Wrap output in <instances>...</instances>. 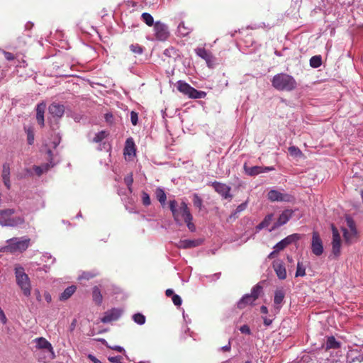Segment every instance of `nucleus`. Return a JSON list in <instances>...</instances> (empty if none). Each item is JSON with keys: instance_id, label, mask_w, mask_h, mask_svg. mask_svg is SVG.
I'll use <instances>...</instances> for the list:
<instances>
[{"instance_id": "c85d7f7f", "label": "nucleus", "mask_w": 363, "mask_h": 363, "mask_svg": "<svg viewBox=\"0 0 363 363\" xmlns=\"http://www.w3.org/2000/svg\"><path fill=\"white\" fill-rule=\"evenodd\" d=\"M155 196L161 205L164 206L167 200V195L164 190L161 187L157 188L155 190Z\"/></svg>"}, {"instance_id": "393cba45", "label": "nucleus", "mask_w": 363, "mask_h": 363, "mask_svg": "<svg viewBox=\"0 0 363 363\" xmlns=\"http://www.w3.org/2000/svg\"><path fill=\"white\" fill-rule=\"evenodd\" d=\"M54 165H55V164L52 163V160H50V163H46V164H42L40 166H34L33 169L38 176H40L44 172H46L47 171H48L49 169L51 167H53Z\"/></svg>"}, {"instance_id": "8fccbe9b", "label": "nucleus", "mask_w": 363, "mask_h": 363, "mask_svg": "<svg viewBox=\"0 0 363 363\" xmlns=\"http://www.w3.org/2000/svg\"><path fill=\"white\" fill-rule=\"evenodd\" d=\"M10 177V167L9 164H4L2 169V179Z\"/></svg>"}, {"instance_id": "b1692460", "label": "nucleus", "mask_w": 363, "mask_h": 363, "mask_svg": "<svg viewBox=\"0 0 363 363\" xmlns=\"http://www.w3.org/2000/svg\"><path fill=\"white\" fill-rule=\"evenodd\" d=\"M272 220H273V214L272 213L267 215L264 218L263 220L255 227L256 233H258L261 230L269 227V225L271 224Z\"/></svg>"}, {"instance_id": "f257e3e1", "label": "nucleus", "mask_w": 363, "mask_h": 363, "mask_svg": "<svg viewBox=\"0 0 363 363\" xmlns=\"http://www.w3.org/2000/svg\"><path fill=\"white\" fill-rule=\"evenodd\" d=\"M169 208L176 224L182 225V220H183L191 232L196 230V226L192 222L193 216L190 212L187 203L184 201H182L179 206L178 202L175 199L169 200Z\"/></svg>"}, {"instance_id": "39448f33", "label": "nucleus", "mask_w": 363, "mask_h": 363, "mask_svg": "<svg viewBox=\"0 0 363 363\" xmlns=\"http://www.w3.org/2000/svg\"><path fill=\"white\" fill-rule=\"evenodd\" d=\"M15 277L17 285L21 288L26 296H30L31 294V284L30 279L25 273L23 267L17 266L15 267Z\"/></svg>"}, {"instance_id": "f8f14e48", "label": "nucleus", "mask_w": 363, "mask_h": 363, "mask_svg": "<svg viewBox=\"0 0 363 363\" xmlns=\"http://www.w3.org/2000/svg\"><path fill=\"white\" fill-rule=\"evenodd\" d=\"M155 37L158 40H166L169 35L167 25L160 21H156L154 25Z\"/></svg>"}, {"instance_id": "774afa93", "label": "nucleus", "mask_w": 363, "mask_h": 363, "mask_svg": "<svg viewBox=\"0 0 363 363\" xmlns=\"http://www.w3.org/2000/svg\"><path fill=\"white\" fill-rule=\"evenodd\" d=\"M105 118H106V122H108L109 123H112V118H113L112 113H106V116H105Z\"/></svg>"}, {"instance_id": "79ce46f5", "label": "nucleus", "mask_w": 363, "mask_h": 363, "mask_svg": "<svg viewBox=\"0 0 363 363\" xmlns=\"http://www.w3.org/2000/svg\"><path fill=\"white\" fill-rule=\"evenodd\" d=\"M346 224L347 230L350 231H357L354 220L351 217L346 218Z\"/></svg>"}, {"instance_id": "a19ab883", "label": "nucleus", "mask_w": 363, "mask_h": 363, "mask_svg": "<svg viewBox=\"0 0 363 363\" xmlns=\"http://www.w3.org/2000/svg\"><path fill=\"white\" fill-rule=\"evenodd\" d=\"M306 275V267L301 262H298L296 272L295 274L296 277H304Z\"/></svg>"}, {"instance_id": "7c9ffc66", "label": "nucleus", "mask_w": 363, "mask_h": 363, "mask_svg": "<svg viewBox=\"0 0 363 363\" xmlns=\"http://www.w3.org/2000/svg\"><path fill=\"white\" fill-rule=\"evenodd\" d=\"M301 236L300 234L298 233H294L291 235H289L286 236L285 238L283 239L286 246L294 243L299 240L301 239Z\"/></svg>"}, {"instance_id": "f03ea898", "label": "nucleus", "mask_w": 363, "mask_h": 363, "mask_svg": "<svg viewBox=\"0 0 363 363\" xmlns=\"http://www.w3.org/2000/svg\"><path fill=\"white\" fill-rule=\"evenodd\" d=\"M15 209L0 210V225L2 227L21 228L26 222L23 215L15 216Z\"/></svg>"}, {"instance_id": "bf43d9fd", "label": "nucleus", "mask_w": 363, "mask_h": 363, "mask_svg": "<svg viewBox=\"0 0 363 363\" xmlns=\"http://www.w3.org/2000/svg\"><path fill=\"white\" fill-rule=\"evenodd\" d=\"M230 350H231V342H230V340L228 341V345L218 348V351H222V352H230Z\"/></svg>"}, {"instance_id": "e2e57ef3", "label": "nucleus", "mask_w": 363, "mask_h": 363, "mask_svg": "<svg viewBox=\"0 0 363 363\" xmlns=\"http://www.w3.org/2000/svg\"><path fill=\"white\" fill-rule=\"evenodd\" d=\"M60 140H61V137L60 136L59 133H57L53 140L54 147H56L60 144Z\"/></svg>"}, {"instance_id": "a211bd4d", "label": "nucleus", "mask_w": 363, "mask_h": 363, "mask_svg": "<svg viewBox=\"0 0 363 363\" xmlns=\"http://www.w3.org/2000/svg\"><path fill=\"white\" fill-rule=\"evenodd\" d=\"M203 240L202 239H185L180 240L179 242L177 244V247L182 249H190L198 247L203 243Z\"/></svg>"}, {"instance_id": "052dcab7", "label": "nucleus", "mask_w": 363, "mask_h": 363, "mask_svg": "<svg viewBox=\"0 0 363 363\" xmlns=\"http://www.w3.org/2000/svg\"><path fill=\"white\" fill-rule=\"evenodd\" d=\"M0 320L3 324L6 323V322H7V318L6 317V315L1 307H0Z\"/></svg>"}, {"instance_id": "864d4df0", "label": "nucleus", "mask_w": 363, "mask_h": 363, "mask_svg": "<svg viewBox=\"0 0 363 363\" xmlns=\"http://www.w3.org/2000/svg\"><path fill=\"white\" fill-rule=\"evenodd\" d=\"M130 121L133 125H136L138 121V115L135 111L130 112Z\"/></svg>"}, {"instance_id": "338daca9", "label": "nucleus", "mask_w": 363, "mask_h": 363, "mask_svg": "<svg viewBox=\"0 0 363 363\" xmlns=\"http://www.w3.org/2000/svg\"><path fill=\"white\" fill-rule=\"evenodd\" d=\"M88 358L92 361L94 363H101L100 360H99L97 358H96L94 355L92 354H89L88 355Z\"/></svg>"}, {"instance_id": "423d86ee", "label": "nucleus", "mask_w": 363, "mask_h": 363, "mask_svg": "<svg viewBox=\"0 0 363 363\" xmlns=\"http://www.w3.org/2000/svg\"><path fill=\"white\" fill-rule=\"evenodd\" d=\"M331 230L333 233L331 255L337 259L341 254V237L337 228L333 224L331 225Z\"/></svg>"}, {"instance_id": "6ab92c4d", "label": "nucleus", "mask_w": 363, "mask_h": 363, "mask_svg": "<svg viewBox=\"0 0 363 363\" xmlns=\"http://www.w3.org/2000/svg\"><path fill=\"white\" fill-rule=\"evenodd\" d=\"M48 111L53 117L61 118L65 113V107L62 104L54 102L49 106Z\"/></svg>"}, {"instance_id": "5fc2aeb1", "label": "nucleus", "mask_w": 363, "mask_h": 363, "mask_svg": "<svg viewBox=\"0 0 363 363\" xmlns=\"http://www.w3.org/2000/svg\"><path fill=\"white\" fill-rule=\"evenodd\" d=\"M172 300L175 306H179L182 305V298L179 295H177V294L173 295V296L172 297Z\"/></svg>"}, {"instance_id": "c756f323", "label": "nucleus", "mask_w": 363, "mask_h": 363, "mask_svg": "<svg viewBox=\"0 0 363 363\" xmlns=\"http://www.w3.org/2000/svg\"><path fill=\"white\" fill-rule=\"evenodd\" d=\"M206 96V92L199 91L194 87H191L188 96L191 99H203Z\"/></svg>"}, {"instance_id": "bb28decb", "label": "nucleus", "mask_w": 363, "mask_h": 363, "mask_svg": "<svg viewBox=\"0 0 363 363\" xmlns=\"http://www.w3.org/2000/svg\"><path fill=\"white\" fill-rule=\"evenodd\" d=\"M177 89L181 93L184 94V95L188 96L191 86H190L188 83H186L182 80L177 81Z\"/></svg>"}, {"instance_id": "20e7f679", "label": "nucleus", "mask_w": 363, "mask_h": 363, "mask_svg": "<svg viewBox=\"0 0 363 363\" xmlns=\"http://www.w3.org/2000/svg\"><path fill=\"white\" fill-rule=\"evenodd\" d=\"M30 240L26 237L13 238L6 240L4 252L11 253L22 252L28 247Z\"/></svg>"}, {"instance_id": "49530a36", "label": "nucleus", "mask_w": 363, "mask_h": 363, "mask_svg": "<svg viewBox=\"0 0 363 363\" xmlns=\"http://www.w3.org/2000/svg\"><path fill=\"white\" fill-rule=\"evenodd\" d=\"M288 150L290 154L293 156L301 157L302 155L301 150L296 146H290Z\"/></svg>"}, {"instance_id": "cd10ccee", "label": "nucleus", "mask_w": 363, "mask_h": 363, "mask_svg": "<svg viewBox=\"0 0 363 363\" xmlns=\"http://www.w3.org/2000/svg\"><path fill=\"white\" fill-rule=\"evenodd\" d=\"M77 288L75 286L72 285L68 286L65 289V291L61 294L60 296V299L61 301L67 300L76 291Z\"/></svg>"}, {"instance_id": "0e129e2a", "label": "nucleus", "mask_w": 363, "mask_h": 363, "mask_svg": "<svg viewBox=\"0 0 363 363\" xmlns=\"http://www.w3.org/2000/svg\"><path fill=\"white\" fill-rule=\"evenodd\" d=\"M123 312L122 309L115 308V320L121 316Z\"/></svg>"}, {"instance_id": "7ed1b4c3", "label": "nucleus", "mask_w": 363, "mask_h": 363, "mask_svg": "<svg viewBox=\"0 0 363 363\" xmlns=\"http://www.w3.org/2000/svg\"><path fill=\"white\" fill-rule=\"evenodd\" d=\"M272 86L278 91H291L297 86L296 79L286 73L275 74L272 79Z\"/></svg>"}, {"instance_id": "2f4dec72", "label": "nucleus", "mask_w": 363, "mask_h": 363, "mask_svg": "<svg viewBox=\"0 0 363 363\" xmlns=\"http://www.w3.org/2000/svg\"><path fill=\"white\" fill-rule=\"evenodd\" d=\"M301 236L300 234L298 233H294L291 235H289L286 236L285 238L283 239L286 246L294 243L299 240L301 239Z\"/></svg>"}, {"instance_id": "09e8293b", "label": "nucleus", "mask_w": 363, "mask_h": 363, "mask_svg": "<svg viewBox=\"0 0 363 363\" xmlns=\"http://www.w3.org/2000/svg\"><path fill=\"white\" fill-rule=\"evenodd\" d=\"M287 246L286 245L283 239L278 242L274 247L273 249L275 250V252H279L280 251L284 250Z\"/></svg>"}, {"instance_id": "4c0bfd02", "label": "nucleus", "mask_w": 363, "mask_h": 363, "mask_svg": "<svg viewBox=\"0 0 363 363\" xmlns=\"http://www.w3.org/2000/svg\"><path fill=\"white\" fill-rule=\"evenodd\" d=\"M141 18L148 26H152L155 25L154 18L149 13H143L141 15Z\"/></svg>"}, {"instance_id": "72a5a7b5", "label": "nucleus", "mask_w": 363, "mask_h": 363, "mask_svg": "<svg viewBox=\"0 0 363 363\" xmlns=\"http://www.w3.org/2000/svg\"><path fill=\"white\" fill-rule=\"evenodd\" d=\"M262 290H263V287L261 285L260 283H257L256 285H255L252 289H251V292H250V295L254 298H255V300H257L259 295L261 294V293L262 292Z\"/></svg>"}, {"instance_id": "0eeeda50", "label": "nucleus", "mask_w": 363, "mask_h": 363, "mask_svg": "<svg viewBox=\"0 0 363 363\" xmlns=\"http://www.w3.org/2000/svg\"><path fill=\"white\" fill-rule=\"evenodd\" d=\"M109 136V133L106 130H101L96 133L94 138L92 139V142L99 143L98 149L99 150H105L107 152H110L111 145L110 143H107L106 140Z\"/></svg>"}, {"instance_id": "3c124183", "label": "nucleus", "mask_w": 363, "mask_h": 363, "mask_svg": "<svg viewBox=\"0 0 363 363\" xmlns=\"http://www.w3.org/2000/svg\"><path fill=\"white\" fill-rule=\"evenodd\" d=\"M96 274L89 272H84L79 277V279H90L94 277H96Z\"/></svg>"}, {"instance_id": "37998d69", "label": "nucleus", "mask_w": 363, "mask_h": 363, "mask_svg": "<svg viewBox=\"0 0 363 363\" xmlns=\"http://www.w3.org/2000/svg\"><path fill=\"white\" fill-rule=\"evenodd\" d=\"M141 199H142L143 204L145 206H148L151 204L150 196L147 192L142 191Z\"/></svg>"}, {"instance_id": "69168bd1", "label": "nucleus", "mask_w": 363, "mask_h": 363, "mask_svg": "<svg viewBox=\"0 0 363 363\" xmlns=\"http://www.w3.org/2000/svg\"><path fill=\"white\" fill-rule=\"evenodd\" d=\"M263 318V323L265 326H269L272 325L273 320L269 319L267 317H262Z\"/></svg>"}, {"instance_id": "ea45409f", "label": "nucleus", "mask_w": 363, "mask_h": 363, "mask_svg": "<svg viewBox=\"0 0 363 363\" xmlns=\"http://www.w3.org/2000/svg\"><path fill=\"white\" fill-rule=\"evenodd\" d=\"M177 32L181 36H186L189 32L190 29L185 26L184 22H181L177 27Z\"/></svg>"}, {"instance_id": "473e14b6", "label": "nucleus", "mask_w": 363, "mask_h": 363, "mask_svg": "<svg viewBox=\"0 0 363 363\" xmlns=\"http://www.w3.org/2000/svg\"><path fill=\"white\" fill-rule=\"evenodd\" d=\"M24 128L27 135L28 143L31 145L34 143L35 140L34 128L33 126L25 127Z\"/></svg>"}, {"instance_id": "a18cd8bd", "label": "nucleus", "mask_w": 363, "mask_h": 363, "mask_svg": "<svg viewBox=\"0 0 363 363\" xmlns=\"http://www.w3.org/2000/svg\"><path fill=\"white\" fill-rule=\"evenodd\" d=\"M247 202H243L241 204H240L237 208L235 210V211L232 213L231 215V217H236L237 216V214L241 213L242 211H243L244 210L246 209L247 208Z\"/></svg>"}, {"instance_id": "de8ad7c7", "label": "nucleus", "mask_w": 363, "mask_h": 363, "mask_svg": "<svg viewBox=\"0 0 363 363\" xmlns=\"http://www.w3.org/2000/svg\"><path fill=\"white\" fill-rule=\"evenodd\" d=\"M124 182L126 184L129 191L132 192V184L133 182V178L132 174L127 175L124 178Z\"/></svg>"}, {"instance_id": "1a4fd4ad", "label": "nucleus", "mask_w": 363, "mask_h": 363, "mask_svg": "<svg viewBox=\"0 0 363 363\" xmlns=\"http://www.w3.org/2000/svg\"><path fill=\"white\" fill-rule=\"evenodd\" d=\"M123 156L126 161H133L136 157V146L133 138L126 139L123 148Z\"/></svg>"}, {"instance_id": "680f3d73", "label": "nucleus", "mask_w": 363, "mask_h": 363, "mask_svg": "<svg viewBox=\"0 0 363 363\" xmlns=\"http://www.w3.org/2000/svg\"><path fill=\"white\" fill-rule=\"evenodd\" d=\"M3 53L4 55L5 58L7 60L11 61V60H13L14 59V55L11 52H6V51H3Z\"/></svg>"}, {"instance_id": "ddd939ff", "label": "nucleus", "mask_w": 363, "mask_h": 363, "mask_svg": "<svg viewBox=\"0 0 363 363\" xmlns=\"http://www.w3.org/2000/svg\"><path fill=\"white\" fill-rule=\"evenodd\" d=\"M311 251L316 256H320L324 251L322 240L316 231L312 234Z\"/></svg>"}, {"instance_id": "aec40b11", "label": "nucleus", "mask_w": 363, "mask_h": 363, "mask_svg": "<svg viewBox=\"0 0 363 363\" xmlns=\"http://www.w3.org/2000/svg\"><path fill=\"white\" fill-rule=\"evenodd\" d=\"M273 268L279 279L284 280L286 278V267L281 261L278 260L274 262Z\"/></svg>"}, {"instance_id": "58836bf2", "label": "nucleus", "mask_w": 363, "mask_h": 363, "mask_svg": "<svg viewBox=\"0 0 363 363\" xmlns=\"http://www.w3.org/2000/svg\"><path fill=\"white\" fill-rule=\"evenodd\" d=\"M192 201H193L194 206L196 208H199V210H201L202 208L203 207V200L199 196V195L198 194L195 193V194H193Z\"/></svg>"}, {"instance_id": "603ef678", "label": "nucleus", "mask_w": 363, "mask_h": 363, "mask_svg": "<svg viewBox=\"0 0 363 363\" xmlns=\"http://www.w3.org/2000/svg\"><path fill=\"white\" fill-rule=\"evenodd\" d=\"M335 1L342 6L348 7L354 3V0H335Z\"/></svg>"}, {"instance_id": "9b49d317", "label": "nucleus", "mask_w": 363, "mask_h": 363, "mask_svg": "<svg viewBox=\"0 0 363 363\" xmlns=\"http://www.w3.org/2000/svg\"><path fill=\"white\" fill-rule=\"evenodd\" d=\"M294 211L291 209H286L279 215L277 220L273 224L272 228L269 229V232H272L277 228L285 225L293 216Z\"/></svg>"}, {"instance_id": "9d476101", "label": "nucleus", "mask_w": 363, "mask_h": 363, "mask_svg": "<svg viewBox=\"0 0 363 363\" xmlns=\"http://www.w3.org/2000/svg\"><path fill=\"white\" fill-rule=\"evenodd\" d=\"M243 169L245 173L250 177H255L262 173H266L271 171H274L275 168L272 166L269 167H262V166H253L248 167L246 163L244 164Z\"/></svg>"}, {"instance_id": "f704fd0d", "label": "nucleus", "mask_w": 363, "mask_h": 363, "mask_svg": "<svg viewBox=\"0 0 363 363\" xmlns=\"http://www.w3.org/2000/svg\"><path fill=\"white\" fill-rule=\"evenodd\" d=\"M310 66L313 68H318L322 65V58L320 55H314L311 57L309 62Z\"/></svg>"}, {"instance_id": "e433bc0d", "label": "nucleus", "mask_w": 363, "mask_h": 363, "mask_svg": "<svg viewBox=\"0 0 363 363\" xmlns=\"http://www.w3.org/2000/svg\"><path fill=\"white\" fill-rule=\"evenodd\" d=\"M93 300L97 304H100L102 301V295L99 289L97 286L93 288L92 291Z\"/></svg>"}, {"instance_id": "2eb2a0df", "label": "nucleus", "mask_w": 363, "mask_h": 363, "mask_svg": "<svg viewBox=\"0 0 363 363\" xmlns=\"http://www.w3.org/2000/svg\"><path fill=\"white\" fill-rule=\"evenodd\" d=\"M36 342V348L40 350H46L49 354V358L52 359L55 357V352L53 347L50 342H48L44 337H37L34 340Z\"/></svg>"}, {"instance_id": "13d9d810", "label": "nucleus", "mask_w": 363, "mask_h": 363, "mask_svg": "<svg viewBox=\"0 0 363 363\" xmlns=\"http://www.w3.org/2000/svg\"><path fill=\"white\" fill-rule=\"evenodd\" d=\"M113 319V313H111L110 314L104 316L101 318V321L103 323H108V322H111Z\"/></svg>"}, {"instance_id": "4be33fe9", "label": "nucleus", "mask_w": 363, "mask_h": 363, "mask_svg": "<svg viewBox=\"0 0 363 363\" xmlns=\"http://www.w3.org/2000/svg\"><path fill=\"white\" fill-rule=\"evenodd\" d=\"M45 108L46 105L44 103L38 104L36 107V120L41 127H43L45 125L44 113Z\"/></svg>"}, {"instance_id": "5701e85b", "label": "nucleus", "mask_w": 363, "mask_h": 363, "mask_svg": "<svg viewBox=\"0 0 363 363\" xmlns=\"http://www.w3.org/2000/svg\"><path fill=\"white\" fill-rule=\"evenodd\" d=\"M255 301V298L250 294H246L238 301L237 306L238 308L242 309L248 305H253Z\"/></svg>"}, {"instance_id": "c03bdc74", "label": "nucleus", "mask_w": 363, "mask_h": 363, "mask_svg": "<svg viewBox=\"0 0 363 363\" xmlns=\"http://www.w3.org/2000/svg\"><path fill=\"white\" fill-rule=\"evenodd\" d=\"M130 50L135 54L140 55L143 52V48L139 44H132L130 45Z\"/></svg>"}, {"instance_id": "dca6fc26", "label": "nucleus", "mask_w": 363, "mask_h": 363, "mask_svg": "<svg viewBox=\"0 0 363 363\" xmlns=\"http://www.w3.org/2000/svg\"><path fill=\"white\" fill-rule=\"evenodd\" d=\"M196 54L204 60L208 67H212L214 65L215 57L211 52L203 48H197L195 49Z\"/></svg>"}, {"instance_id": "412c9836", "label": "nucleus", "mask_w": 363, "mask_h": 363, "mask_svg": "<svg viewBox=\"0 0 363 363\" xmlns=\"http://www.w3.org/2000/svg\"><path fill=\"white\" fill-rule=\"evenodd\" d=\"M343 237L345 242L347 245L352 244L357 240L358 238V231H350L348 230L346 228H342Z\"/></svg>"}, {"instance_id": "c9c22d12", "label": "nucleus", "mask_w": 363, "mask_h": 363, "mask_svg": "<svg viewBox=\"0 0 363 363\" xmlns=\"http://www.w3.org/2000/svg\"><path fill=\"white\" fill-rule=\"evenodd\" d=\"M132 319L136 324L139 325H144L146 320L145 316L140 313L133 314L132 316Z\"/></svg>"}, {"instance_id": "a878e982", "label": "nucleus", "mask_w": 363, "mask_h": 363, "mask_svg": "<svg viewBox=\"0 0 363 363\" xmlns=\"http://www.w3.org/2000/svg\"><path fill=\"white\" fill-rule=\"evenodd\" d=\"M340 347V343L336 340L334 336L328 337L325 348V350L337 349Z\"/></svg>"}, {"instance_id": "4468645a", "label": "nucleus", "mask_w": 363, "mask_h": 363, "mask_svg": "<svg viewBox=\"0 0 363 363\" xmlns=\"http://www.w3.org/2000/svg\"><path fill=\"white\" fill-rule=\"evenodd\" d=\"M211 185L213 187L214 190L223 198L225 199H232L233 196L230 194V186L216 181L211 182Z\"/></svg>"}, {"instance_id": "4d7b16f0", "label": "nucleus", "mask_w": 363, "mask_h": 363, "mask_svg": "<svg viewBox=\"0 0 363 363\" xmlns=\"http://www.w3.org/2000/svg\"><path fill=\"white\" fill-rule=\"evenodd\" d=\"M115 299H118L120 296V299H123L125 296L121 289L115 287Z\"/></svg>"}, {"instance_id": "6e6d98bb", "label": "nucleus", "mask_w": 363, "mask_h": 363, "mask_svg": "<svg viewBox=\"0 0 363 363\" xmlns=\"http://www.w3.org/2000/svg\"><path fill=\"white\" fill-rule=\"evenodd\" d=\"M239 330L241 332V333H242V334H245V335H251V330L247 325H242L239 328Z\"/></svg>"}, {"instance_id": "f3484780", "label": "nucleus", "mask_w": 363, "mask_h": 363, "mask_svg": "<svg viewBox=\"0 0 363 363\" xmlns=\"http://www.w3.org/2000/svg\"><path fill=\"white\" fill-rule=\"evenodd\" d=\"M285 297V292L283 289H277L274 296V308L277 312L281 310Z\"/></svg>"}, {"instance_id": "6e6552de", "label": "nucleus", "mask_w": 363, "mask_h": 363, "mask_svg": "<svg viewBox=\"0 0 363 363\" xmlns=\"http://www.w3.org/2000/svg\"><path fill=\"white\" fill-rule=\"evenodd\" d=\"M268 199L271 201L292 202L294 197L289 194L282 193L279 191L272 189L267 194Z\"/></svg>"}]
</instances>
